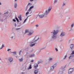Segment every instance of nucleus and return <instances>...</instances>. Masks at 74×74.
Here are the masks:
<instances>
[{"label":"nucleus","mask_w":74,"mask_h":74,"mask_svg":"<svg viewBox=\"0 0 74 74\" xmlns=\"http://www.w3.org/2000/svg\"><path fill=\"white\" fill-rule=\"evenodd\" d=\"M51 10H52V7H49L48 10L46 11L45 13H43L42 14H41V15H39L40 18H44V17L45 16V15H47V14H48L49 12H50V11H51Z\"/></svg>","instance_id":"obj_1"},{"label":"nucleus","mask_w":74,"mask_h":74,"mask_svg":"<svg viewBox=\"0 0 74 74\" xmlns=\"http://www.w3.org/2000/svg\"><path fill=\"white\" fill-rule=\"evenodd\" d=\"M59 33V30H54L52 32H51V33H53V35L52 37L53 39H55L56 38V35Z\"/></svg>","instance_id":"obj_2"},{"label":"nucleus","mask_w":74,"mask_h":74,"mask_svg":"<svg viewBox=\"0 0 74 74\" xmlns=\"http://www.w3.org/2000/svg\"><path fill=\"white\" fill-rule=\"evenodd\" d=\"M73 71H74V69H73L71 68L69 69V74H72V73H73Z\"/></svg>","instance_id":"obj_3"},{"label":"nucleus","mask_w":74,"mask_h":74,"mask_svg":"<svg viewBox=\"0 0 74 74\" xmlns=\"http://www.w3.org/2000/svg\"><path fill=\"white\" fill-rule=\"evenodd\" d=\"M57 66V64H56L53 65V66H51L50 67L51 70V71L53 70V69H54V67H55V66Z\"/></svg>","instance_id":"obj_4"},{"label":"nucleus","mask_w":74,"mask_h":74,"mask_svg":"<svg viewBox=\"0 0 74 74\" xmlns=\"http://www.w3.org/2000/svg\"><path fill=\"white\" fill-rule=\"evenodd\" d=\"M70 48H71V49H74V45L73 44H71V45H70Z\"/></svg>","instance_id":"obj_5"},{"label":"nucleus","mask_w":74,"mask_h":74,"mask_svg":"<svg viewBox=\"0 0 74 74\" xmlns=\"http://www.w3.org/2000/svg\"><path fill=\"white\" fill-rule=\"evenodd\" d=\"M34 66L35 67V69H37V67H38V64H35L34 65Z\"/></svg>","instance_id":"obj_6"},{"label":"nucleus","mask_w":74,"mask_h":74,"mask_svg":"<svg viewBox=\"0 0 74 74\" xmlns=\"http://www.w3.org/2000/svg\"><path fill=\"white\" fill-rule=\"evenodd\" d=\"M33 33V31H31L29 32V34H28V36H30V35H32V34Z\"/></svg>","instance_id":"obj_7"},{"label":"nucleus","mask_w":74,"mask_h":74,"mask_svg":"<svg viewBox=\"0 0 74 74\" xmlns=\"http://www.w3.org/2000/svg\"><path fill=\"white\" fill-rule=\"evenodd\" d=\"M8 60L10 62H12L13 61V59L11 57H10L9 58Z\"/></svg>","instance_id":"obj_8"},{"label":"nucleus","mask_w":74,"mask_h":74,"mask_svg":"<svg viewBox=\"0 0 74 74\" xmlns=\"http://www.w3.org/2000/svg\"><path fill=\"white\" fill-rule=\"evenodd\" d=\"M64 35H65V33H64V32H62L61 33L60 36H61V37H62L63 36H64Z\"/></svg>","instance_id":"obj_9"},{"label":"nucleus","mask_w":74,"mask_h":74,"mask_svg":"<svg viewBox=\"0 0 74 74\" xmlns=\"http://www.w3.org/2000/svg\"><path fill=\"white\" fill-rule=\"evenodd\" d=\"M34 8V6H32L28 10L29 11H31L32 9V8Z\"/></svg>","instance_id":"obj_10"},{"label":"nucleus","mask_w":74,"mask_h":74,"mask_svg":"<svg viewBox=\"0 0 74 74\" xmlns=\"http://www.w3.org/2000/svg\"><path fill=\"white\" fill-rule=\"evenodd\" d=\"M22 16L20 15L19 16H18V18L19 19L20 21H22Z\"/></svg>","instance_id":"obj_11"},{"label":"nucleus","mask_w":74,"mask_h":74,"mask_svg":"<svg viewBox=\"0 0 74 74\" xmlns=\"http://www.w3.org/2000/svg\"><path fill=\"white\" fill-rule=\"evenodd\" d=\"M38 70H35L34 71V73L35 74H37L38 73Z\"/></svg>","instance_id":"obj_12"},{"label":"nucleus","mask_w":74,"mask_h":74,"mask_svg":"<svg viewBox=\"0 0 74 74\" xmlns=\"http://www.w3.org/2000/svg\"><path fill=\"white\" fill-rule=\"evenodd\" d=\"M36 38H37L38 39L37 40H36L35 41V42H36V41H37V40H39V39H40V38H38V37L36 36V37H35V38L36 39Z\"/></svg>","instance_id":"obj_13"},{"label":"nucleus","mask_w":74,"mask_h":74,"mask_svg":"<svg viewBox=\"0 0 74 74\" xmlns=\"http://www.w3.org/2000/svg\"><path fill=\"white\" fill-rule=\"evenodd\" d=\"M73 57H74V55H72L69 57V59H72Z\"/></svg>","instance_id":"obj_14"},{"label":"nucleus","mask_w":74,"mask_h":74,"mask_svg":"<svg viewBox=\"0 0 74 74\" xmlns=\"http://www.w3.org/2000/svg\"><path fill=\"white\" fill-rule=\"evenodd\" d=\"M34 56V54H33V55H29V57H31L32 58V57H33V56Z\"/></svg>","instance_id":"obj_15"},{"label":"nucleus","mask_w":74,"mask_h":74,"mask_svg":"<svg viewBox=\"0 0 74 74\" xmlns=\"http://www.w3.org/2000/svg\"><path fill=\"white\" fill-rule=\"evenodd\" d=\"M3 47H4V45H2V47H0V49H2V48H3Z\"/></svg>","instance_id":"obj_16"},{"label":"nucleus","mask_w":74,"mask_h":74,"mask_svg":"<svg viewBox=\"0 0 74 74\" xmlns=\"http://www.w3.org/2000/svg\"><path fill=\"white\" fill-rule=\"evenodd\" d=\"M32 68V65H30L29 66V68H28V69H31Z\"/></svg>","instance_id":"obj_17"},{"label":"nucleus","mask_w":74,"mask_h":74,"mask_svg":"<svg viewBox=\"0 0 74 74\" xmlns=\"http://www.w3.org/2000/svg\"><path fill=\"white\" fill-rule=\"evenodd\" d=\"M29 32V30L27 29H26L25 31V33H28Z\"/></svg>","instance_id":"obj_18"},{"label":"nucleus","mask_w":74,"mask_h":74,"mask_svg":"<svg viewBox=\"0 0 74 74\" xmlns=\"http://www.w3.org/2000/svg\"><path fill=\"white\" fill-rule=\"evenodd\" d=\"M23 60V58H21V59H20L19 60L20 62H22V61Z\"/></svg>","instance_id":"obj_19"},{"label":"nucleus","mask_w":74,"mask_h":74,"mask_svg":"<svg viewBox=\"0 0 74 74\" xmlns=\"http://www.w3.org/2000/svg\"><path fill=\"white\" fill-rule=\"evenodd\" d=\"M34 45H35V43H34L32 45H31V47H33V46H34Z\"/></svg>","instance_id":"obj_20"},{"label":"nucleus","mask_w":74,"mask_h":74,"mask_svg":"<svg viewBox=\"0 0 74 74\" xmlns=\"http://www.w3.org/2000/svg\"><path fill=\"white\" fill-rule=\"evenodd\" d=\"M16 20L17 22H19V20H18V19L17 18V17L16 18Z\"/></svg>","instance_id":"obj_21"},{"label":"nucleus","mask_w":74,"mask_h":74,"mask_svg":"<svg viewBox=\"0 0 74 74\" xmlns=\"http://www.w3.org/2000/svg\"><path fill=\"white\" fill-rule=\"evenodd\" d=\"M17 5V4L16 3H15V4L14 5V8H16V6Z\"/></svg>","instance_id":"obj_22"},{"label":"nucleus","mask_w":74,"mask_h":74,"mask_svg":"<svg viewBox=\"0 0 74 74\" xmlns=\"http://www.w3.org/2000/svg\"><path fill=\"white\" fill-rule=\"evenodd\" d=\"M74 51H73L72 53H71V55H74Z\"/></svg>","instance_id":"obj_23"},{"label":"nucleus","mask_w":74,"mask_h":74,"mask_svg":"<svg viewBox=\"0 0 74 74\" xmlns=\"http://www.w3.org/2000/svg\"><path fill=\"white\" fill-rule=\"evenodd\" d=\"M73 26H74V24H72L71 25V27H73Z\"/></svg>","instance_id":"obj_24"},{"label":"nucleus","mask_w":74,"mask_h":74,"mask_svg":"<svg viewBox=\"0 0 74 74\" xmlns=\"http://www.w3.org/2000/svg\"><path fill=\"white\" fill-rule=\"evenodd\" d=\"M29 14V12H27L26 13V15H27L28 14Z\"/></svg>","instance_id":"obj_25"},{"label":"nucleus","mask_w":74,"mask_h":74,"mask_svg":"<svg viewBox=\"0 0 74 74\" xmlns=\"http://www.w3.org/2000/svg\"><path fill=\"white\" fill-rule=\"evenodd\" d=\"M27 20V18L25 20H24V23H25V22H26V21Z\"/></svg>","instance_id":"obj_26"},{"label":"nucleus","mask_w":74,"mask_h":74,"mask_svg":"<svg viewBox=\"0 0 74 74\" xmlns=\"http://www.w3.org/2000/svg\"><path fill=\"white\" fill-rule=\"evenodd\" d=\"M66 57H67V55L65 56L64 59H66Z\"/></svg>","instance_id":"obj_27"},{"label":"nucleus","mask_w":74,"mask_h":74,"mask_svg":"<svg viewBox=\"0 0 74 74\" xmlns=\"http://www.w3.org/2000/svg\"><path fill=\"white\" fill-rule=\"evenodd\" d=\"M55 49L57 52V51H58V49L56 48Z\"/></svg>","instance_id":"obj_28"},{"label":"nucleus","mask_w":74,"mask_h":74,"mask_svg":"<svg viewBox=\"0 0 74 74\" xmlns=\"http://www.w3.org/2000/svg\"><path fill=\"white\" fill-rule=\"evenodd\" d=\"M56 2H57V0H55L54 1V3H56Z\"/></svg>","instance_id":"obj_29"},{"label":"nucleus","mask_w":74,"mask_h":74,"mask_svg":"<svg viewBox=\"0 0 74 74\" xmlns=\"http://www.w3.org/2000/svg\"><path fill=\"white\" fill-rule=\"evenodd\" d=\"M13 22H16V20L15 19H13Z\"/></svg>","instance_id":"obj_30"},{"label":"nucleus","mask_w":74,"mask_h":74,"mask_svg":"<svg viewBox=\"0 0 74 74\" xmlns=\"http://www.w3.org/2000/svg\"><path fill=\"white\" fill-rule=\"evenodd\" d=\"M22 52V51H20L19 53V55H21V52Z\"/></svg>","instance_id":"obj_31"},{"label":"nucleus","mask_w":74,"mask_h":74,"mask_svg":"<svg viewBox=\"0 0 74 74\" xmlns=\"http://www.w3.org/2000/svg\"><path fill=\"white\" fill-rule=\"evenodd\" d=\"M49 60H52V58H50L49 59Z\"/></svg>","instance_id":"obj_32"},{"label":"nucleus","mask_w":74,"mask_h":74,"mask_svg":"<svg viewBox=\"0 0 74 74\" xmlns=\"http://www.w3.org/2000/svg\"><path fill=\"white\" fill-rule=\"evenodd\" d=\"M40 63H41V62H40V61H38V64H40Z\"/></svg>","instance_id":"obj_33"},{"label":"nucleus","mask_w":74,"mask_h":74,"mask_svg":"<svg viewBox=\"0 0 74 74\" xmlns=\"http://www.w3.org/2000/svg\"><path fill=\"white\" fill-rule=\"evenodd\" d=\"M13 53H14V54H16V52H13Z\"/></svg>","instance_id":"obj_34"},{"label":"nucleus","mask_w":74,"mask_h":74,"mask_svg":"<svg viewBox=\"0 0 74 74\" xmlns=\"http://www.w3.org/2000/svg\"><path fill=\"white\" fill-rule=\"evenodd\" d=\"M34 62L33 60H31V62Z\"/></svg>","instance_id":"obj_35"},{"label":"nucleus","mask_w":74,"mask_h":74,"mask_svg":"<svg viewBox=\"0 0 74 74\" xmlns=\"http://www.w3.org/2000/svg\"><path fill=\"white\" fill-rule=\"evenodd\" d=\"M60 73L61 74H62V73H63V72H60Z\"/></svg>","instance_id":"obj_36"},{"label":"nucleus","mask_w":74,"mask_h":74,"mask_svg":"<svg viewBox=\"0 0 74 74\" xmlns=\"http://www.w3.org/2000/svg\"><path fill=\"white\" fill-rule=\"evenodd\" d=\"M10 50H11V49H8V51H10Z\"/></svg>","instance_id":"obj_37"},{"label":"nucleus","mask_w":74,"mask_h":74,"mask_svg":"<svg viewBox=\"0 0 74 74\" xmlns=\"http://www.w3.org/2000/svg\"><path fill=\"white\" fill-rule=\"evenodd\" d=\"M65 4L64 3L62 5L63 6H64V5H65Z\"/></svg>","instance_id":"obj_38"},{"label":"nucleus","mask_w":74,"mask_h":74,"mask_svg":"<svg viewBox=\"0 0 74 74\" xmlns=\"http://www.w3.org/2000/svg\"><path fill=\"white\" fill-rule=\"evenodd\" d=\"M36 27H38V25H36Z\"/></svg>","instance_id":"obj_39"},{"label":"nucleus","mask_w":74,"mask_h":74,"mask_svg":"<svg viewBox=\"0 0 74 74\" xmlns=\"http://www.w3.org/2000/svg\"><path fill=\"white\" fill-rule=\"evenodd\" d=\"M29 5H30V3H28V6H29Z\"/></svg>","instance_id":"obj_40"},{"label":"nucleus","mask_w":74,"mask_h":74,"mask_svg":"<svg viewBox=\"0 0 74 74\" xmlns=\"http://www.w3.org/2000/svg\"><path fill=\"white\" fill-rule=\"evenodd\" d=\"M19 29H20V28H18V29L17 28L16 29V30H19Z\"/></svg>","instance_id":"obj_41"},{"label":"nucleus","mask_w":74,"mask_h":74,"mask_svg":"<svg viewBox=\"0 0 74 74\" xmlns=\"http://www.w3.org/2000/svg\"><path fill=\"white\" fill-rule=\"evenodd\" d=\"M30 1H33V0H30Z\"/></svg>","instance_id":"obj_42"},{"label":"nucleus","mask_w":74,"mask_h":74,"mask_svg":"<svg viewBox=\"0 0 74 74\" xmlns=\"http://www.w3.org/2000/svg\"><path fill=\"white\" fill-rule=\"evenodd\" d=\"M17 0H15V1H17Z\"/></svg>","instance_id":"obj_43"},{"label":"nucleus","mask_w":74,"mask_h":74,"mask_svg":"<svg viewBox=\"0 0 74 74\" xmlns=\"http://www.w3.org/2000/svg\"><path fill=\"white\" fill-rule=\"evenodd\" d=\"M1 5V3L0 2V5Z\"/></svg>","instance_id":"obj_44"},{"label":"nucleus","mask_w":74,"mask_h":74,"mask_svg":"<svg viewBox=\"0 0 74 74\" xmlns=\"http://www.w3.org/2000/svg\"><path fill=\"white\" fill-rule=\"evenodd\" d=\"M11 38H13V36Z\"/></svg>","instance_id":"obj_45"},{"label":"nucleus","mask_w":74,"mask_h":74,"mask_svg":"<svg viewBox=\"0 0 74 74\" xmlns=\"http://www.w3.org/2000/svg\"><path fill=\"white\" fill-rule=\"evenodd\" d=\"M0 60H1V58H0Z\"/></svg>","instance_id":"obj_46"},{"label":"nucleus","mask_w":74,"mask_h":74,"mask_svg":"<svg viewBox=\"0 0 74 74\" xmlns=\"http://www.w3.org/2000/svg\"><path fill=\"white\" fill-rule=\"evenodd\" d=\"M7 14L8 13V12H6Z\"/></svg>","instance_id":"obj_47"}]
</instances>
